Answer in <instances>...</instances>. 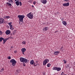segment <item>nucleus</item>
Segmentation results:
<instances>
[{
	"instance_id": "nucleus-34",
	"label": "nucleus",
	"mask_w": 75,
	"mask_h": 75,
	"mask_svg": "<svg viewBox=\"0 0 75 75\" xmlns=\"http://www.w3.org/2000/svg\"><path fill=\"white\" fill-rule=\"evenodd\" d=\"M14 52L15 54L16 53H17V51L16 50Z\"/></svg>"
},
{
	"instance_id": "nucleus-27",
	"label": "nucleus",
	"mask_w": 75,
	"mask_h": 75,
	"mask_svg": "<svg viewBox=\"0 0 75 75\" xmlns=\"http://www.w3.org/2000/svg\"><path fill=\"white\" fill-rule=\"evenodd\" d=\"M51 66V64L49 63L47 64V67H50Z\"/></svg>"
},
{
	"instance_id": "nucleus-10",
	"label": "nucleus",
	"mask_w": 75,
	"mask_h": 75,
	"mask_svg": "<svg viewBox=\"0 0 75 75\" xmlns=\"http://www.w3.org/2000/svg\"><path fill=\"white\" fill-rule=\"evenodd\" d=\"M63 6H64V7H65L66 6H69V4L68 2L67 3H65L63 4Z\"/></svg>"
},
{
	"instance_id": "nucleus-29",
	"label": "nucleus",
	"mask_w": 75,
	"mask_h": 75,
	"mask_svg": "<svg viewBox=\"0 0 75 75\" xmlns=\"http://www.w3.org/2000/svg\"><path fill=\"white\" fill-rule=\"evenodd\" d=\"M8 59H11V57L10 56H8L7 57Z\"/></svg>"
},
{
	"instance_id": "nucleus-19",
	"label": "nucleus",
	"mask_w": 75,
	"mask_h": 75,
	"mask_svg": "<svg viewBox=\"0 0 75 75\" xmlns=\"http://www.w3.org/2000/svg\"><path fill=\"white\" fill-rule=\"evenodd\" d=\"M9 27L10 30H14V28H13V25H11Z\"/></svg>"
},
{
	"instance_id": "nucleus-4",
	"label": "nucleus",
	"mask_w": 75,
	"mask_h": 75,
	"mask_svg": "<svg viewBox=\"0 0 75 75\" xmlns=\"http://www.w3.org/2000/svg\"><path fill=\"white\" fill-rule=\"evenodd\" d=\"M10 62L12 63V65H13V66H15L16 64V63H17V62H16L15 59H11L10 61Z\"/></svg>"
},
{
	"instance_id": "nucleus-17",
	"label": "nucleus",
	"mask_w": 75,
	"mask_h": 75,
	"mask_svg": "<svg viewBox=\"0 0 75 75\" xmlns=\"http://www.w3.org/2000/svg\"><path fill=\"white\" fill-rule=\"evenodd\" d=\"M16 4L17 6H19V5H20V1H16Z\"/></svg>"
},
{
	"instance_id": "nucleus-5",
	"label": "nucleus",
	"mask_w": 75,
	"mask_h": 75,
	"mask_svg": "<svg viewBox=\"0 0 75 75\" xmlns=\"http://www.w3.org/2000/svg\"><path fill=\"white\" fill-rule=\"evenodd\" d=\"M53 70H55L57 71H60L61 70V68L60 67H54L53 68Z\"/></svg>"
},
{
	"instance_id": "nucleus-14",
	"label": "nucleus",
	"mask_w": 75,
	"mask_h": 75,
	"mask_svg": "<svg viewBox=\"0 0 75 75\" xmlns=\"http://www.w3.org/2000/svg\"><path fill=\"white\" fill-rule=\"evenodd\" d=\"M62 23H63V24L64 25H67V23L66 22V21H62Z\"/></svg>"
},
{
	"instance_id": "nucleus-41",
	"label": "nucleus",
	"mask_w": 75,
	"mask_h": 75,
	"mask_svg": "<svg viewBox=\"0 0 75 75\" xmlns=\"http://www.w3.org/2000/svg\"><path fill=\"white\" fill-rule=\"evenodd\" d=\"M19 23L20 24V22H19Z\"/></svg>"
},
{
	"instance_id": "nucleus-12",
	"label": "nucleus",
	"mask_w": 75,
	"mask_h": 75,
	"mask_svg": "<svg viewBox=\"0 0 75 75\" xmlns=\"http://www.w3.org/2000/svg\"><path fill=\"white\" fill-rule=\"evenodd\" d=\"M8 39H9V38H7L5 39L3 38V41H4L3 44H4L5 43V42H6V41H7V40H8Z\"/></svg>"
},
{
	"instance_id": "nucleus-15",
	"label": "nucleus",
	"mask_w": 75,
	"mask_h": 75,
	"mask_svg": "<svg viewBox=\"0 0 75 75\" xmlns=\"http://www.w3.org/2000/svg\"><path fill=\"white\" fill-rule=\"evenodd\" d=\"M54 54L55 55H57L58 54H59V51H55L54 52Z\"/></svg>"
},
{
	"instance_id": "nucleus-37",
	"label": "nucleus",
	"mask_w": 75,
	"mask_h": 75,
	"mask_svg": "<svg viewBox=\"0 0 75 75\" xmlns=\"http://www.w3.org/2000/svg\"><path fill=\"white\" fill-rule=\"evenodd\" d=\"M62 21H63V20H64V18H62Z\"/></svg>"
},
{
	"instance_id": "nucleus-22",
	"label": "nucleus",
	"mask_w": 75,
	"mask_h": 75,
	"mask_svg": "<svg viewBox=\"0 0 75 75\" xmlns=\"http://www.w3.org/2000/svg\"><path fill=\"white\" fill-rule=\"evenodd\" d=\"M8 2H9V3H12V4H13V0H9Z\"/></svg>"
},
{
	"instance_id": "nucleus-7",
	"label": "nucleus",
	"mask_w": 75,
	"mask_h": 75,
	"mask_svg": "<svg viewBox=\"0 0 75 75\" xmlns=\"http://www.w3.org/2000/svg\"><path fill=\"white\" fill-rule=\"evenodd\" d=\"M21 51L22 52L23 54H24V52L26 51V49L25 48H23L21 49Z\"/></svg>"
},
{
	"instance_id": "nucleus-30",
	"label": "nucleus",
	"mask_w": 75,
	"mask_h": 75,
	"mask_svg": "<svg viewBox=\"0 0 75 75\" xmlns=\"http://www.w3.org/2000/svg\"><path fill=\"white\" fill-rule=\"evenodd\" d=\"M36 4V1H34L33 2V4L34 5H35V4Z\"/></svg>"
},
{
	"instance_id": "nucleus-24",
	"label": "nucleus",
	"mask_w": 75,
	"mask_h": 75,
	"mask_svg": "<svg viewBox=\"0 0 75 75\" xmlns=\"http://www.w3.org/2000/svg\"><path fill=\"white\" fill-rule=\"evenodd\" d=\"M3 40V38L2 37L0 38V42H1L2 40Z\"/></svg>"
},
{
	"instance_id": "nucleus-38",
	"label": "nucleus",
	"mask_w": 75,
	"mask_h": 75,
	"mask_svg": "<svg viewBox=\"0 0 75 75\" xmlns=\"http://www.w3.org/2000/svg\"><path fill=\"white\" fill-rule=\"evenodd\" d=\"M64 1H68V0H64Z\"/></svg>"
},
{
	"instance_id": "nucleus-25",
	"label": "nucleus",
	"mask_w": 75,
	"mask_h": 75,
	"mask_svg": "<svg viewBox=\"0 0 75 75\" xmlns=\"http://www.w3.org/2000/svg\"><path fill=\"white\" fill-rule=\"evenodd\" d=\"M4 68H3L0 71V72H3V71H4Z\"/></svg>"
},
{
	"instance_id": "nucleus-13",
	"label": "nucleus",
	"mask_w": 75,
	"mask_h": 75,
	"mask_svg": "<svg viewBox=\"0 0 75 75\" xmlns=\"http://www.w3.org/2000/svg\"><path fill=\"white\" fill-rule=\"evenodd\" d=\"M35 64V63H34V60H32L30 61V64L31 65H34V64Z\"/></svg>"
},
{
	"instance_id": "nucleus-26",
	"label": "nucleus",
	"mask_w": 75,
	"mask_h": 75,
	"mask_svg": "<svg viewBox=\"0 0 75 75\" xmlns=\"http://www.w3.org/2000/svg\"><path fill=\"white\" fill-rule=\"evenodd\" d=\"M60 50V51H64V49H63V47H62V48H61Z\"/></svg>"
},
{
	"instance_id": "nucleus-11",
	"label": "nucleus",
	"mask_w": 75,
	"mask_h": 75,
	"mask_svg": "<svg viewBox=\"0 0 75 75\" xmlns=\"http://www.w3.org/2000/svg\"><path fill=\"white\" fill-rule=\"evenodd\" d=\"M41 2L43 4H46L47 2V0H41Z\"/></svg>"
},
{
	"instance_id": "nucleus-20",
	"label": "nucleus",
	"mask_w": 75,
	"mask_h": 75,
	"mask_svg": "<svg viewBox=\"0 0 75 75\" xmlns=\"http://www.w3.org/2000/svg\"><path fill=\"white\" fill-rule=\"evenodd\" d=\"M4 19H8V18H10V16H4Z\"/></svg>"
},
{
	"instance_id": "nucleus-31",
	"label": "nucleus",
	"mask_w": 75,
	"mask_h": 75,
	"mask_svg": "<svg viewBox=\"0 0 75 75\" xmlns=\"http://www.w3.org/2000/svg\"><path fill=\"white\" fill-rule=\"evenodd\" d=\"M2 34H3V32L0 30V35H2Z\"/></svg>"
},
{
	"instance_id": "nucleus-23",
	"label": "nucleus",
	"mask_w": 75,
	"mask_h": 75,
	"mask_svg": "<svg viewBox=\"0 0 75 75\" xmlns=\"http://www.w3.org/2000/svg\"><path fill=\"white\" fill-rule=\"evenodd\" d=\"M12 24V22H11L10 23H8V24L9 25V26L12 25H11Z\"/></svg>"
},
{
	"instance_id": "nucleus-3",
	"label": "nucleus",
	"mask_w": 75,
	"mask_h": 75,
	"mask_svg": "<svg viewBox=\"0 0 75 75\" xmlns=\"http://www.w3.org/2000/svg\"><path fill=\"white\" fill-rule=\"evenodd\" d=\"M27 16L30 19H33V13L32 12L30 13L27 15Z\"/></svg>"
},
{
	"instance_id": "nucleus-6",
	"label": "nucleus",
	"mask_w": 75,
	"mask_h": 75,
	"mask_svg": "<svg viewBox=\"0 0 75 75\" xmlns=\"http://www.w3.org/2000/svg\"><path fill=\"white\" fill-rule=\"evenodd\" d=\"M48 62H49V60L48 59H46L43 62V65H45Z\"/></svg>"
},
{
	"instance_id": "nucleus-39",
	"label": "nucleus",
	"mask_w": 75,
	"mask_h": 75,
	"mask_svg": "<svg viewBox=\"0 0 75 75\" xmlns=\"http://www.w3.org/2000/svg\"><path fill=\"white\" fill-rule=\"evenodd\" d=\"M13 35H14V32H13Z\"/></svg>"
},
{
	"instance_id": "nucleus-21",
	"label": "nucleus",
	"mask_w": 75,
	"mask_h": 75,
	"mask_svg": "<svg viewBox=\"0 0 75 75\" xmlns=\"http://www.w3.org/2000/svg\"><path fill=\"white\" fill-rule=\"evenodd\" d=\"M34 66L35 67H37V66H39L40 65L39 64V63L36 64H35V63L34 64Z\"/></svg>"
},
{
	"instance_id": "nucleus-2",
	"label": "nucleus",
	"mask_w": 75,
	"mask_h": 75,
	"mask_svg": "<svg viewBox=\"0 0 75 75\" xmlns=\"http://www.w3.org/2000/svg\"><path fill=\"white\" fill-rule=\"evenodd\" d=\"M20 61L22 62H23V63H27L28 60L27 59H25L24 58L21 57L20 58Z\"/></svg>"
},
{
	"instance_id": "nucleus-1",
	"label": "nucleus",
	"mask_w": 75,
	"mask_h": 75,
	"mask_svg": "<svg viewBox=\"0 0 75 75\" xmlns=\"http://www.w3.org/2000/svg\"><path fill=\"white\" fill-rule=\"evenodd\" d=\"M18 18H19V21L21 22H23V18L25 17V16L24 15H18Z\"/></svg>"
},
{
	"instance_id": "nucleus-28",
	"label": "nucleus",
	"mask_w": 75,
	"mask_h": 75,
	"mask_svg": "<svg viewBox=\"0 0 75 75\" xmlns=\"http://www.w3.org/2000/svg\"><path fill=\"white\" fill-rule=\"evenodd\" d=\"M63 61L64 62V64H66L67 63V61L65 59H64L63 60Z\"/></svg>"
},
{
	"instance_id": "nucleus-8",
	"label": "nucleus",
	"mask_w": 75,
	"mask_h": 75,
	"mask_svg": "<svg viewBox=\"0 0 75 75\" xmlns=\"http://www.w3.org/2000/svg\"><path fill=\"white\" fill-rule=\"evenodd\" d=\"M5 33L6 35H9L11 33V31L10 30H7L6 31Z\"/></svg>"
},
{
	"instance_id": "nucleus-16",
	"label": "nucleus",
	"mask_w": 75,
	"mask_h": 75,
	"mask_svg": "<svg viewBox=\"0 0 75 75\" xmlns=\"http://www.w3.org/2000/svg\"><path fill=\"white\" fill-rule=\"evenodd\" d=\"M49 28L48 27H45V28H43V30L47 31V30H48Z\"/></svg>"
},
{
	"instance_id": "nucleus-33",
	"label": "nucleus",
	"mask_w": 75,
	"mask_h": 75,
	"mask_svg": "<svg viewBox=\"0 0 75 75\" xmlns=\"http://www.w3.org/2000/svg\"><path fill=\"white\" fill-rule=\"evenodd\" d=\"M19 4H20V5L21 6L22 5V3H21V2H19Z\"/></svg>"
},
{
	"instance_id": "nucleus-36",
	"label": "nucleus",
	"mask_w": 75,
	"mask_h": 75,
	"mask_svg": "<svg viewBox=\"0 0 75 75\" xmlns=\"http://www.w3.org/2000/svg\"><path fill=\"white\" fill-rule=\"evenodd\" d=\"M32 7H33V8H34V6L33 5H32Z\"/></svg>"
},
{
	"instance_id": "nucleus-32",
	"label": "nucleus",
	"mask_w": 75,
	"mask_h": 75,
	"mask_svg": "<svg viewBox=\"0 0 75 75\" xmlns=\"http://www.w3.org/2000/svg\"><path fill=\"white\" fill-rule=\"evenodd\" d=\"M22 43L23 44H24V45H25V42L24 41H23L22 42Z\"/></svg>"
},
{
	"instance_id": "nucleus-40",
	"label": "nucleus",
	"mask_w": 75,
	"mask_h": 75,
	"mask_svg": "<svg viewBox=\"0 0 75 75\" xmlns=\"http://www.w3.org/2000/svg\"><path fill=\"white\" fill-rule=\"evenodd\" d=\"M30 1H28V2H30Z\"/></svg>"
},
{
	"instance_id": "nucleus-9",
	"label": "nucleus",
	"mask_w": 75,
	"mask_h": 75,
	"mask_svg": "<svg viewBox=\"0 0 75 75\" xmlns=\"http://www.w3.org/2000/svg\"><path fill=\"white\" fill-rule=\"evenodd\" d=\"M4 19L2 18H0V24L3 23L4 22Z\"/></svg>"
},
{
	"instance_id": "nucleus-18",
	"label": "nucleus",
	"mask_w": 75,
	"mask_h": 75,
	"mask_svg": "<svg viewBox=\"0 0 75 75\" xmlns=\"http://www.w3.org/2000/svg\"><path fill=\"white\" fill-rule=\"evenodd\" d=\"M6 5L7 6H10V7H11V4L8 3V2L6 3Z\"/></svg>"
},
{
	"instance_id": "nucleus-35",
	"label": "nucleus",
	"mask_w": 75,
	"mask_h": 75,
	"mask_svg": "<svg viewBox=\"0 0 75 75\" xmlns=\"http://www.w3.org/2000/svg\"><path fill=\"white\" fill-rule=\"evenodd\" d=\"M17 72H18V73H19V71H18V70H17L16 71Z\"/></svg>"
}]
</instances>
